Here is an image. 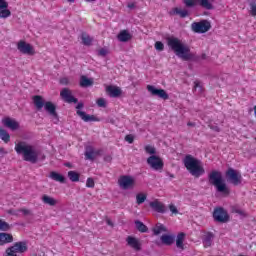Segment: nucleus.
Wrapping results in <instances>:
<instances>
[{
    "mask_svg": "<svg viewBox=\"0 0 256 256\" xmlns=\"http://www.w3.org/2000/svg\"><path fill=\"white\" fill-rule=\"evenodd\" d=\"M9 229H11V225L0 219V231H9Z\"/></svg>",
    "mask_w": 256,
    "mask_h": 256,
    "instance_id": "nucleus-40",
    "label": "nucleus"
},
{
    "mask_svg": "<svg viewBox=\"0 0 256 256\" xmlns=\"http://www.w3.org/2000/svg\"><path fill=\"white\" fill-rule=\"evenodd\" d=\"M168 47L183 61H201L207 59V54H201L197 56L194 53H191V48L187 46L181 39L170 36L166 38Z\"/></svg>",
    "mask_w": 256,
    "mask_h": 256,
    "instance_id": "nucleus-1",
    "label": "nucleus"
},
{
    "mask_svg": "<svg viewBox=\"0 0 256 256\" xmlns=\"http://www.w3.org/2000/svg\"><path fill=\"white\" fill-rule=\"evenodd\" d=\"M8 8H9V3L6 0H0V11Z\"/></svg>",
    "mask_w": 256,
    "mask_h": 256,
    "instance_id": "nucleus-46",
    "label": "nucleus"
},
{
    "mask_svg": "<svg viewBox=\"0 0 256 256\" xmlns=\"http://www.w3.org/2000/svg\"><path fill=\"white\" fill-rule=\"evenodd\" d=\"M7 17H11V11L7 8L0 10V19H7Z\"/></svg>",
    "mask_w": 256,
    "mask_h": 256,
    "instance_id": "nucleus-38",
    "label": "nucleus"
},
{
    "mask_svg": "<svg viewBox=\"0 0 256 256\" xmlns=\"http://www.w3.org/2000/svg\"><path fill=\"white\" fill-rule=\"evenodd\" d=\"M183 3L185 7H188V8L197 7V5H199L198 0H183Z\"/></svg>",
    "mask_w": 256,
    "mask_h": 256,
    "instance_id": "nucleus-37",
    "label": "nucleus"
},
{
    "mask_svg": "<svg viewBox=\"0 0 256 256\" xmlns=\"http://www.w3.org/2000/svg\"><path fill=\"white\" fill-rule=\"evenodd\" d=\"M0 139H2L4 143H9V141H11V135H9L7 130L0 128Z\"/></svg>",
    "mask_w": 256,
    "mask_h": 256,
    "instance_id": "nucleus-33",
    "label": "nucleus"
},
{
    "mask_svg": "<svg viewBox=\"0 0 256 256\" xmlns=\"http://www.w3.org/2000/svg\"><path fill=\"white\" fill-rule=\"evenodd\" d=\"M191 28L194 33H207V31L211 29V22H209L208 20L193 22L191 24Z\"/></svg>",
    "mask_w": 256,
    "mask_h": 256,
    "instance_id": "nucleus-10",
    "label": "nucleus"
},
{
    "mask_svg": "<svg viewBox=\"0 0 256 256\" xmlns=\"http://www.w3.org/2000/svg\"><path fill=\"white\" fill-rule=\"evenodd\" d=\"M117 39L121 43H127V41H131V39H133V35H131L128 30H122L118 34Z\"/></svg>",
    "mask_w": 256,
    "mask_h": 256,
    "instance_id": "nucleus-20",
    "label": "nucleus"
},
{
    "mask_svg": "<svg viewBox=\"0 0 256 256\" xmlns=\"http://www.w3.org/2000/svg\"><path fill=\"white\" fill-rule=\"evenodd\" d=\"M106 91L109 94V97H114V98L121 97V93H123L121 88L117 86H107Z\"/></svg>",
    "mask_w": 256,
    "mask_h": 256,
    "instance_id": "nucleus-19",
    "label": "nucleus"
},
{
    "mask_svg": "<svg viewBox=\"0 0 256 256\" xmlns=\"http://www.w3.org/2000/svg\"><path fill=\"white\" fill-rule=\"evenodd\" d=\"M93 85V79L87 78V76H81L80 87H91Z\"/></svg>",
    "mask_w": 256,
    "mask_h": 256,
    "instance_id": "nucleus-32",
    "label": "nucleus"
},
{
    "mask_svg": "<svg viewBox=\"0 0 256 256\" xmlns=\"http://www.w3.org/2000/svg\"><path fill=\"white\" fill-rule=\"evenodd\" d=\"M107 225H109L110 227H113V222L110 219L106 220Z\"/></svg>",
    "mask_w": 256,
    "mask_h": 256,
    "instance_id": "nucleus-54",
    "label": "nucleus"
},
{
    "mask_svg": "<svg viewBox=\"0 0 256 256\" xmlns=\"http://www.w3.org/2000/svg\"><path fill=\"white\" fill-rule=\"evenodd\" d=\"M160 239L163 245L171 246L175 243V236L173 235L163 234Z\"/></svg>",
    "mask_w": 256,
    "mask_h": 256,
    "instance_id": "nucleus-23",
    "label": "nucleus"
},
{
    "mask_svg": "<svg viewBox=\"0 0 256 256\" xmlns=\"http://www.w3.org/2000/svg\"><path fill=\"white\" fill-rule=\"evenodd\" d=\"M68 3H75V0H67Z\"/></svg>",
    "mask_w": 256,
    "mask_h": 256,
    "instance_id": "nucleus-58",
    "label": "nucleus"
},
{
    "mask_svg": "<svg viewBox=\"0 0 256 256\" xmlns=\"http://www.w3.org/2000/svg\"><path fill=\"white\" fill-rule=\"evenodd\" d=\"M213 218L217 223H228L230 219L229 213H227V210H225L223 207L214 209Z\"/></svg>",
    "mask_w": 256,
    "mask_h": 256,
    "instance_id": "nucleus-9",
    "label": "nucleus"
},
{
    "mask_svg": "<svg viewBox=\"0 0 256 256\" xmlns=\"http://www.w3.org/2000/svg\"><path fill=\"white\" fill-rule=\"evenodd\" d=\"M17 49L23 55H35V48H33L31 44L25 41L18 42Z\"/></svg>",
    "mask_w": 256,
    "mask_h": 256,
    "instance_id": "nucleus-13",
    "label": "nucleus"
},
{
    "mask_svg": "<svg viewBox=\"0 0 256 256\" xmlns=\"http://www.w3.org/2000/svg\"><path fill=\"white\" fill-rule=\"evenodd\" d=\"M86 187L93 189V187H95V180H93V178H88L86 181Z\"/></svg>",
    "mask_w": 256,
    "mask_h": 256,
    "instance_id": "nucleus-44",
    "label": "nucleus"
},
{
    "mask_svg": "<svg viewBox=\"0 0 256 256\" xmlns=\"http://www.w3.org/2000/svg\"><path fill=\"white\" fill-rule=\"evenodd\" d=\"M118 185L124 191H127L129 189H133L135 187V178H132L129 175L121 176L118 180Z\"/></svg>",
    "mask_w": 256,
    "mask_h": 256,
    "instance_id": "nucleus-11",
    "label": "nucleus"
},
{
    "mask_svg": "<svg viewBox=\"0 0 256 256\" xmlns=\"http://www.w3.org/2000/svg\"><path fill=\"white\" fill-rule=\"evenodd\" d=\"M232 213H237L238 215H241L242 217H247V214L245 211L241 210V208H238V206L232 207Z\"/></svg>",
    "mask_w": 256,
    "mask_h": 256,
    "instance_id": "nucleus-41",
    "label": "nucleus"
},
{
    "mask_svg": "<svg viewBox=\"0 0 256 256\" xmlns=\"http://www.w3.org/2000/svg\"><path fill=\"white\" fill-rule=\"evenodd\" d=\"M145 201H147V194L138 193L136 195V203H137V205H143V203H145Z\"/></svg>",
    "mask_w": 256,
    "mask_h": 256,
    "instance_id": "nucleus-35",
    "label": "nucleus"
},
{
    "mask_svg": "<svg viewBox=\"0 0 256 256\" xmlns=\"http://www.w3.org/2000/svg\"><path fill=\"white\" fill-rule=\"evenodd\" d=\"M12 253H25L27 251V242H16L13 246L7 248Z\"/></svg>",
    "mask_w": 256,
    "mask_h": 256,
    "instance_id": "nucleus-15",
    "label": "nucleus"
},
{
    "mask_svg": "<svg viewBox=\"0 0 256 256\" xmlns=\"http://www.w3.org/2000/svg\"><path fill=\"white\" fill-rule=\"evenodd\" d=\"M42 201L43 203H45V205H50V207H55V205H57V200H55L53 197H50L48 195H43Z\"/></svg>",
    "mask_w": 256,
    "mask_h": 256,
    "instance_id": "nucleus-30",
    "label": "nucleus"
},
{
    "mask_svg": "<svg viewBox=\"0 0 256 256\" xmlns=\"http://www.w3.org/2000/svg\"><path fill=\"white\" fill-rule=\"evenodd\" d=\"M104 160H105V161H111V156H106V157L104 158Z\"/></svg>",
    "mask_w": 256,
    "mask_h": 256,
    "instance_id": "nucleus-56",
    "label": "nucleus"
},
{
    "mask_svg": "<svg viewBox=\"0 0 256 256\" xmlns=\"http://www.w3.org/2000/svg\"><path fill=\"white\" fill-rule=\"evenodd\" d=\"M251 15L253 17H256V5L255 4H251Z\"/></svg>",
    "mask_w": 256,
    "mask_h": 256,
    "instance_id": "nucleus-50",
    "label": "nucleus"
},
{
    "mask_svg": "<svg viewBox=\"0 0 256 256\" xmlns=\"http://www.w3.org/2000/svg\"><path fill=\"white\" fill-rule=\"evenodd\" d=\"M2 123L5 127L11 129V131H17V129H19V122L13 118L6 117L2 119Z\"/></svg>",
    "mask_w": 256,
    "mask_h": 256,
    "instance_id": "nucleus-17",
    "label": "nucleus"
},
{
    "mask_svg": "<svg viewBox=\"0 0 256 256\" xmlns=\"http://www.w3.org/2000/svg\"><path fill=\"white\" fill-rule=\"evenodd\" d=\"M149 205L151 209L156 213H167V208L165 207V204L158 200L150 202Z\"/></svg>",
    "mask_w": 256,
    "mask_h": 256,
    "instance_id": "nucleus-16",
    "label": "nucleus"
},
{
    "mask_svg": "<svg viewBox=\"0 0 256 256\" xmlns=\"http://www.w3.org/2000/svg\"><path fill=\"white\" fill-rule=\"evenodd\" d=\"M147 164L153 171H163V167H165V163H163V159L157 155H151L147 158Z\"/></svg>",
    "mask_w": 256,
    "mask_h": 256,
    "instance_id": "nucleus-8",
    "label": "nucleus"
},
{
    "mask_svg": "<svg viewBox=\"0 0 256 256\" xmlns=\"http://www.w3.org/2000/svg\"><path fill=\"white\" fill-rule=\"evenodd\" d=\"M7 243H13V235L9 233H0V246L7 245Z\"/></svg>",
    "mask_w": 256,
    "mask_h": 256,
    "instance_id": "nucleus-21",
    "label": "nucleus"
},
{
    "mask_svg": "<svg viewBox=\"0 0 256 256\" xmlns=\"http://www.w3.org/2000/svg\"><path fill=\"white\" fill-rule=\"evenodd\" d=\"M127 7L128 9H135V7H137L136 3L135 2H129L127 4Z\"/></svg>",
    "mask_w": 256,
    "mask_h": 256,
    "instance_id": "nucleus-51",
    "label": "nucleus"
},
{
    "mask_svg": "<svg viewBox=\"0 0 256 256\" xmlns=\"http://www.w3.org/2000/svg\"><path fill=\"white\" fill-rule=\"evenodd\" d=\"M33 103L37 109V111H41V109H45V111L52 117L53 122L55 124L59 123V114L57 113V106L51 102L47 101L45 102V99H43V96L35 95L33 96Z\"/></svg>",
    "mask_w": 256,
    "mask_h": 256,
    "instance_id": "nucleus-3",
    "label": "nucleus"
},
{
    "mask_svg": "<svg viewBox=\"0 0 256 256\" xmlns=\"http://www.w3.org/2000/svg\"><path fill=\"white\" fill-rule=\"evenodd\" d=\"M79 177L80 175L76 171L68 172V178L70 179V181H72V183H77V181H79Z\"/></svg>",
    "mask_w": 256,
    "mask_h": 256,
    "instance_id": "nucleus-36",
    "label": "nucleus"
},
{
    "mask_svg": "<svg viewBox=\"0 0 256 256\" xmlns=\"http://www.w3.org/2000/svg\"><path fill=\"white\" fill-rule=\"evenodd\" d=\"M170 177L173 179V178L175 177V175H173V174H170Z\"/></svg>",
    "mask_w": 256,
    "mask_h": 256,
    "instance_id": "nucleus-59",
    "label": "nucleus"
},
{
    "mask_svg": "<svg viewBox=\"0 0 256 256\" xmlns=\"http://www.w3.org/2000/svg\"><path fill=\"white\" fill-rule=\"evenodd\" d=\"M107 49L105 48H101L99 51H98V55H100V57H107Z\"/></svg>",
    "mask_w": 256,
    "mask_h": 256,
    "instance_id": "nucleus-48",
    "label": "nucleus"
},
{
    "mask_svg": "<svg viewBox=\"0 0 256 256\" xmlns=\"http://www.w3.org/2000/svg\"><path fill=\"white\" fill-rule=\"evenodd\" d=\"M208 181L210 185H213L217 191V193H222V195H229L231 190L225 183V179H223V174L220 171L213 170L208 174Z\"/></svg>",
    "mask_w": 256,
    "mask_h": 256,
    "instance_id": "nucleus-5",
    "label": "nucleus"
},
{
    "mask_svg": "<svg viewBox=\"0 0 256 256\" xmlns=\"http://www.w3.org/2000/svg\"><path fill=\"white\" fill-rule=\"evenodd\" d=\"M154 235H161V233H167V228L161 223H157L152 229Z\"/></svg>",
    "mask_w": 256,
    "mask_h": 256,
    "instance_id": "nucleus-26",
    "label": "nucleus"
},
{
    "mask_svg": "<svg viewBox=\"0 0 256 256\" xmlns=\"http://www.w3.org/2000/svg\"><path fill=\"white\" fill-rule=\"evenodd\" d=\"M134 223H135L137 231H139L140 233H147V231H149V228H147V225H145L140 220H135Z\"/></svg>",
    "mask_w": 256,
    "mask_h": 256,
    "instance_id": "nucleus-31",
    "label": "nucleus"
},
{
    "mask_svg": "<svg viewBox=\"0 0 256 256\" xmlns=\"http://www.w3.org/2000/svg\"><path fill=\"white\" fill-rule=\"evenodd\" d=\"M145 151H146V153H148L149 155H155V153H156L155 147H153V146H151V145L145 146Z\"/></svg>",
    "mask_w": 256,
    "mask_h": 256,
    "instance_id": "nucleus-43",
    "label": "nucleus"
},
{
    "mask_svg": "<svg viewBox=\"0 0 256 256\" xmlns=\"http://www.w3.org/2000/svg\"><path fill=\"white\" fill-rule=\"evenodd\" d=\"M60 97L65 103H79V99L74 97L69 88H63L60 92Z\"/></svg>",
    "mask_w": 256,
    "mask_h": 256,
    "instance_id": "nucleus-14",
    "label": "nucleus"
},
{
    "mask_svg": "<svg viewBox=\"0 0 256 256\" xmlns=\"http://www.w3.org/2000/svg\"><path fill=\"white\" fill-rule=\"evenodd\" d=\"M185 235L186 234L184 232H180L176 237V247L178 249H181V251L185 250V244H183V242L185 241Z\"/></svg>",
    "mask_w": 256,
    "mask_h": 256,
    "instance_id": "nucleus-24",
    "label": "nucleus"
},
{
    "mask_svg": "<svg viewBox=\"0 0 256 256\" xmlns=\"http://www.w3.org/2000/svg\"><path fill=\"white\" fill-rule=\"evenodd\" d=\"M213 1L215 0H198V5L202 7V9H207V11H211L215 9L213 6Z\"/></svg>",
    "mask_w": 256,
    "mask_h": 256,
    "instance_id": "nucleus-25",
    "label": "nucleus"
},
{
    "mask_svg": "<svg viewBox=\"0 0 256 256\" xmlns=\"http://www.w3.org/2000/svg\"><path fill=\"white\" fill-rule=\"evenodd\" d=\"M20 211L23 213V215H31V210L21 209Z\"/></svg>",
    "mask_w": 256,
    "mask_h": 256,
    "instance_id": "nucleus-53",
    "label": "nucleus"
},
{
    "mask_svg": "<svg viewBox=\"0 0 256 256\" xmlns=\"http://www.w3.org/2000/svg\"><path fill=\"white\" fill-rule=\"evenodd\" d=\"M96 103L98 107H107V102L105 101V98H99Z\"/></svg>",
    "mask_w": 256,
    "mask_h": 256,
    "instance_id": "nucleus-45",
    "label": "nucleus"
},
{
    "mask_svg": "<svg viewBox=\"0 0 256 256\" xmlns=\"http://www.w3.org/2000/svg\"><path fill=\"white\" fill-rule=\"evenodd\" d=\"M225 177L229 183L237 187V185H241L243 181V176H241V173L239 171L233 169V168H228Z\"/></svg>",
    "mask_w": 256,
    "mask_h": 256,
    "instance_id": "nucleus-6",
    "label": "nucleus"
},
{
    "mask_svg": "<svg viewBox=\"0 0 256 256\" xmlns=\"http://www.w3.org/2000/svg\"><path fill=\"white\" fill-rule=\"evenodd\" d=\"M183 164L192 177L199 179L205 175V168H203L201 160L193 157V155L187 154L183 159Z\"/></svg>",
    "mask_w": 256,
    "mask_h": 256,
    "instance_id": "nucleus-4",
    "label": "nucleus"
},
{
    "mask_svg": "<svg viewBox=\"0 0 256 256\" xmlns=\"http://www.w3.org/2000/svg\"><path fill=\"white\" fill-rule=\"evenodd\" d=\"M213 239H215V235L212 232H208L202 239L203 246L205 248L211 247L213 245Z\"/></svg>",
    "mask_w": 256,
    "mask_h": 256,
    "instance_id": "nucleus-22",
    "label": "nucleus"
},
{
    "mask_svg": "<svg viewBox=\"0 0 256 256\" xmlns=\"http://www.w3.org/2000/svg\"><path fill=\"white\" fill-rule=\"evenodd\" d=\"M95 155V149H93L91 146H87L85 151L86 159H88L89 161H95Z\"/></svg>",
    "mask_w": 256,
    "mask_h": 256,
    "instance_id": "nucleus-27",
    "label": "nucleus"
},
{
    "mask_svg": "<svg viewBox=\"0 0 256 256\" xmlns=\"http://www.w3.org/2000/svg\"><path fill=\"white\" fill-rule=\"evenodd\" d=\"M156 51H163L165 49V44L161 41H157L154 45Z\"/></svg>",
    "mask_w": 256,
    "mask_h": 256,
    "instance_id": "nucleus-42",
    "label": "nucleus"
},
{
    "mask_svg": "<svg viewBox=\"0 0 256 256\" xmlns=\"http://www.w3.org/2000/svg\"><path fill=\"white\" fill-rule=\"evenodd\" d=\"M193 91L195 93H203V87L199 81H194V88Z\"/></svg>",
    "mask_w": 256,
    "mask_h": 256,
    "instance_id": "nucleus-39",
    "label": "nucleus"
},
{
    "mask_svg": "<svg viewBox=\"0 0 256 256\" xmlns=\"http://www.w3.org/2000/svg\"><path fill=\"white\" fill-rule=\"evenodd\" d=\"M81 39H82V43L86 47L91 46V43H93V38H91V36H89L87 33H82Z\"/></svg>",
    "mask_w": 256,
    "mask_h": 256,
    "instance_id": "nucleus-34",
    "label": "nucleus"
},
{
    "mask_svg": "<svg viewBox=\"0 0 256 256\" xmlns=\"http://www.w3.org/2000/svg\"><path fill=\"white\" fill-rule=\"evenodd\" d=\"M147 91H149V93H151L153 97H159V99H163L164 101H167V99H169V94L167 93V91L159 89L153 85H148Z\"/></svg>",
    "mask_w": 256,
    "mask_h": 256,
    "instance_id": "nucleus-12",
    "label": "nucleus"
},
{
    "mask_svg": "<svg viewBox=\"0 0 256 256\" xmlns=\"http://www.w3.org/2000/svg\"><path fill=\"white\" fill-rule=\"evenodd\" d=\"M50 179H53V181H57L58 183H65V176L55 171L50 173Z\"/></svg>",
    "mask_w": 256,
    "mask_h": 256,
    "instance_id": "nucleus-29",
    "label": "nucleus"
},
{
    "mask_svg": "<svg viewBox=\"0 0 256 256\" xmlns=\"http://www.w3.org/2000/svg\"><path fill=\"white\" fill-rule=\"evenodd\" d=\"M125 141H127V143H133L135 141V137H133V135L128 134L125 136Z\"/></svg>",
    "mask_w": 256,
    "mask_h": 256,
    "instance_id": "nucleus-47",
    "label": "nucleus"
},
{
    "mask_svg": "<svg viewBox=\"0 0 256 256\" xmlns=\"http://www.w3.org/2000/svg\"><path fill=\"white\" fill-rule=\"evenodd\" d=\"M87 1H95V0H87Z\"/></svg>",
    "mask_w": 256,
    "mask_h": 256,
    "instance_id": "nucleus-60",
    "label": "nucleus"
},
{
    "mask_svg": "<svg viewBox=\"0 0 256 256\" xmlns=\"http://www.w3.org/2000/svg\"><path fill=\"white\" fill-rule=\"evenodd\" d=\"M214 131H217V133H219V131H221V129L218 126L213 127Z\"/></svg>",
    "mask_w": 256,
    "mask_h": 256,
    "instance_id": "nucleus-55",
    "label": "nucleus"
},
{
    "mask_svg": "<svg viewBox=\"0 0 256 256\" xmlns=\"http://www.w3.org/2000/svg\"><path fill=\"white\" fill-rule=\"evenodd\" d=\"M126 243L129 245V247H132V249H135V251H141V242L133 236H128L126 238Z\"/></svg>",
    "mask_w": 256,
    "mask_h": 256,
    "instance_id": "nucleus-18",
    "label": "nucleus"
},
{
    "mask_svg": "<svg viewBox=\"0 0 256 256\" xmlns=\"http://www.w3.org/2000/svg\"><path fill=\"white\" fill-rule=\"evenodd\" d=\"M65 167H69V168H71V167H72V165H71V163L67 162V163H65Z\"/></svg>",
    "mask_w": 256,
    "mask_h": 256,
    "instance_id": "nucleus-57",
    "label": "nucleus"
},
{
    "mask_svg": "<svg viewBox=\"0 0 256 256\" xmlns=\"http://www.w3.org/2000/svg\"><path fill=\"white\" fill-rule=\"evenodd\" d=\"M169 209H170L171 213H173L174 215H177V213H179V210H177V207L173 204L169 205Z\"/></svg>",
    "mask_w": 256,
    "mask_h": 256,
    "instance_id": "nucleus-49",
    "label": "nucleus"
},
{
    "mask_svg": "<svg viewBox=\"0 0 256 256\" xmlns=\"http://www.w3.org/2000/svg\"><path fill=\"white\" fill-rule=\"evenodd\" d=\"M15 151L17 155H22L23 159L28 163L35 164L39 161L40 151L34 145L25 141H20L15 144Z\"/></svg>",
    "mask_w": 256,
    "mask_h": 256,
    "instance_id": "nucleus-2",
    "label": "nucleus"
},
{
    "mask_svg": "<svg viewBox=\"0 0 256 256\" xmlns=\"http://www.w3.org/2000/svg\"><path fill=\"white\" fill-rule=\"evenodd\" d=\"M60 83H61V85H69V79H67V78H62V79L60 80Z\"/></svg>",
    "mask_w": 256,
    "mask_h": 256,
    "instance_id": "nucleus-52",
    "label": "nucleus"
},
{
    "mask_svg": "<svg viewBox=\"0 0 256 256\" xmlns=\"http://www.w3.org/2000/svg\"><path fill=\"white\" fill-rule=\"evenodd\" d=\"M83 107H84L83 102H79L76 106V109H78L76 111V114L78 115V117H80V119H82V121H84L85 123L101 121V119L97 118L95 115H89V114H86L84 111L79 110V109H83Z\"/></svg>",
    "mask_w": 256,
    "mask_h": 256,
    "instance_id": "nucleus-7",
    "label": "nucleus"
},
{
    "mask_svg": "<svg viewBox=\"0 0 256 256\" xmlns=\"http://www.w3.org/2000/svg\"><path fill=\"white\" fill-rule=\"evenodd\" d=\"M171 15H179V17H181V19H185V17H189V11L187 10H181L179 8H174L173 12L171 13Z\"/></svg>",
    "mask_w": 256,
    "mask_h": 256,
    "instance_id": "nucleus-28",
    "label": "nucleus"
}]
</instances>
